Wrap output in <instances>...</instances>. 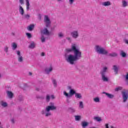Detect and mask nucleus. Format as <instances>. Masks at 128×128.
Here are the masks:
<instances>
[{"label": "nucleus", "instance_id": "obj_1", "mask_svg": "<svg viewBox=\"0 0 128 128\" xmlns=\"http://www.w3.org/2000/svg\"><path fill=\"white\" fill-rule=\"evenodd\" d=\"M67 52H74V54H70L68 55V54H64L65 60L67 62L70 64H75L76 62L80 60L82 58V52L80 50V48L76 44H72L71 48H66V50Z\"/></svg>", "mask_w": 128, "mask_h": 128}, {"label": "nucleus", "instance_id": "obj_2", "mask_svg": "<svg viewBox=\"0 0 128 128\" xmlns=\"http://www.w3.org/2000/svg\"><path fill=\"white\" fill-rule=\"evenodd\" d=\"M50 110H56V106H54V102H50L49 106H46L45 110H43L41 111V114L46 116V118L50 116H52Z\"/></svg>", "mask_w": 128, "mask_h": 128}, {"label": "nucleus", "instance_id": "obj_3", "mask_svg": "<svg viewBox=\"0 0 128 128\" xmlns=\"http://www.w3.org/2000/svg\"><path fill=\"white\" fill-rule=\"evenodd\" d=\"M44 22H45L46 28H44V30H41V34H45V36H50V32L46 28H50V24H52V22H50V20L48 18V16L46 15L44 16Z\"/></svg>", "mask_w": 128, "mask_h": 128}, {"label": "nucleus", "instance_id": "obj_4", "mask_svg": "<svg viewBox=\"0 0 128 128\" xmlns=\"http://www.w3.org/2000/svg\"><path fill=\"white\" fill-rule=\"evenodd\" d=\"M108 68L106 66H104L100 71V74L102 76V80L103 82H108V78L106 76V72H108Z\"/></svg>", "mask_w": 128, "mask_h": 128}, {"label": "nucleus", "instance_id": "obj_5", "mask_svg": "<svg viewBox=\"0 0 128 128\" xmlns=\"http://www.w3.org/2000/svg\"><path fill=\"white\" fill-rule=\"evenodd\" d=\"M95 50L100 54L106 55L108 54V52L106 50L98 45L95 46Z\"/></svg>", "mask_w": 128, "mask_h": 128}, {"label": "nucleus", "instance_id": "obj_6", "mask_svg": "<svg viewBox=\"0 0 128 128\" xmlns=\"http://www.w3.org/2000/svg\"><path fill=\"white\" fill-rule=\"evenodd\" d=\"M63 94L65 96H66L67 98H72V96H74V94H76V90H74L72 89L70 90L69 94L66 91H64Z\"/></svg>", "mask_w": 128, "mask_h": 128}, {"label": "nucleus", "instance_id": "obj_7", "mask_svg": "<svg viewBox=\"0 0 128 128\" xmlns=\"http://www.w3.org/2000/svg\"><path fill=\"white\" fill-rule=\"evenodd\" d=\"M122 98H123V102H126L128 98V91L122 92Z\"/></svg>", "mask_w": 128, "mask_h": 128}, {"label": "nucleus", "instance_id": "obj_8", "mask_svg": "<svg viewBox=\"0 0 128 128\" xmlns=\"http://www.w3.org/2000/svg\"><path fill=\"white\" fill-rule=\"evenodd\" d=\"M16 54L18 56V60L19 62H24V58L22 56L20 52V50L16 51Z\"/></svg>", "mask_w": 128, "mask_h": 128}, {"label": "nucleus", "instance_id": "obj_9", "mask_svg": "<svg viewBox=\"0 0 128 128\" xmlns=\"http://www.w3.org/2000/svg\"><path fill=\"white\" fill-rule=\"evenodd\" d=\"M70 34L73 38H78V31L74 30L70 32Z\"/></svg>", "mask_w": 128, "mask_h": 128}, {"label": "nucleus", "instance_id": "obj_10", "mask_svg": "<svg viewBox=\"0 0 128 128\" xmlns=\"http://www.w3.org/2000/svg\"><path fill=\"white\" fill-rule=\"evenodd\" d=\"M102 94H106V96H108V98H114V96L112 94H110V93H108L106 92H102Z\"/></svg>", "mask_w": 128, "mask_h": 128}, {"label": "nucleus", "instance_id": "obj_11", "mask_svg": "<svg viewBox=\"0 0 128 128\" xmlns=\"http://www.w3.org/2000/svg\"><path fill=\"white\" fill-rule=\"evenodd\" d=\"M68 112L70 114H74L76 110L74 108L71 106L68 108Z\"/></svg>", "mask_w": 128, "mask_h": 128}, {"label": "nucleus", "instance_id": "obj_12", "mask_svg": "<svg viewBox=\"0 0 128 128\" xmlns=\"http://www.w3.org/2000/svg\"><path fill=\"white\" fill-rule=\"evenodd\" d=\"M18 8L20 14H21V16H24V8H22V6H20Z\"/></svg>", "mask_w": 128, "mask_h": 128}, {"label": "nucleus", "instance_id": "obj_13", "mask_svg": "<svg viewBox=\"0 0 128 128\" xmlns=\"http://www.w3.org/2000/svg\"><path fill=\"white\" fill-rule=\"evenodd\" d=\"M112 70H114L115 74H118V68L116 65L113 66Z\"/></svg>", "mask_w": 128, "mask_h": 128}, {"label": "nucleus", "instance_id": "obj_14", "mask_svg": "<svg viewBox=\"0 0 128 128\" xmlns=\"http://www.w3.org/2000/svg\"><path fill=\"white\" fill-rule=\"evenodd\" d=\"M81 126L83 128H86L88 126V122H82L81 123Z\"/></svg>", "mask_w": 128, "mask_h": 128}, {"label": "nucleus", "instance_id": "obj_15", "mask_svg": "<svg viewBox=\"0 0 128 128\" xmlns=\"http://www.w3.org/2000/svg\"><path fill=\"white\" fill-rule=\"evenodd\" d=\"M44 71L47 74H48L50 72H51L52 71V67H50V68H46Z\"/></svg>", "mask_w": 128, "mask_h": 128}, {"label": "nucleus", "instance_id": "obj_16", "mask_svg": "<svg viewBox=\"0 0 128 128\" xmlns=\"http://www.w3.org/2000/svg\"><path fill=\"white\" fill-rule=\"evenodd\" d=\"M6 94L8 98H13L14 94L12 93V92L8 90L6 91Z\"/></svg>", "mask_w": 128, "mask_h": 128}, {"label": "nucleus", "instance_id": "obj_17", "mask_svg": "<svg viewBox=\"0 0 128 128\" xmlns=\"http://www.w3.org/2000/svg\"><path fill=\"white\" fill-rule=\"evenodd\" d=\"M29 48L34 49L36 48V44L34 42H31L30 44L28 46Z\"/></svg>", "mask_w": 128, "mask_h": 128}, {"label": "nucleus", "instance_id": "obj_18", "mask_svg": "<svg viewBox=\"0 0 128 128\" xmlns=\"http://www.w3.org/2000/svg\"><path fill=\"white\" fill-rule=\"evenodd\" d=\"M34 24H30L28 28V30H30V32L34 30Z\"/></svg>", "mask_w": 128, "mask_h": 128}, {"label": "nucleus", "instance_id": "obj_19", "mask_svg": "<svg viewBox=\"0 0 128 128\" xmlns=\"http://www.w3.org/2000/svg\"><path fill=\"white\" fill-rule=\"evenodd\" d=\"M102 4V6H110L112 4H110V2L107 1V2H104Z\"/></svg>", "mask_w": 128, "mask_h": 128}, {"label": "nucleus", "instance_id": "obj_20", "mask_svg": "<svg viewBox=\"0 0 128 128\" xmlns=\"http://www.w3.org/2000/svg\"><path fill=\"white\" fill-rule=\"evenodd\" d=\"M75 98H79V100H80L82 98V94L76 92L75 94Z\"/></svg>", "mask_w": 128, "mask_h": 128}, {"label": "nucleus", "instance_id": "obj_21", "mask_svg": "<svg viewBox=\"0 0 128 128\" xmlns=\"http://www.w3.org/2000/svg\"><path fill=\"white\" fill-rule=\"evenodd\" d=\"M22 16V18L24 20H30V16L28 14H24Z\"/></svg>", "mask_w": 128, "mask_h": 128}, {"label": "nucleus", "instance_id": "obj_22", "mask_svg": "<svg viewBox=\"0 0 128 128\" xmlns=\"http://www.w3.org/2000/svg\"><path fill=\"white\" fill-rule=\"evenodd\" d=\"M0 104L4 108H6V106H8V103H6V102H4V101L0 102Z\"/></svg>", "mask_w": 128, "mask_h": 128}, {"label": "nucleus", "instance_id": "obj_23", "mask_svg": "<svg viewBox=\"0 0 128 128\" xmlns=\"http://www.w3.org/2000/svg\"><path fill=\"white\" fill-rule=\"evenodd\" d=\"M17 48L18 45L16 44V42L12 43V50H16Z\"/></svg>", "mask_w": 128, "mask_h": 128}, {"label": "nucleus", "instance_id": "obj_24", "mask_svg": "<svg viewBox=\"0 0 128 128\" xmlns=\"http://www.w3.org/2000/svg\"><path fill=\"white\" fill-rule=\"evenodd\" d=\"M52 82L54 88H56V86H58V82H56V79L52 78Z\"/></svg>", "mask_w": 128, "mask_h": 128}, {"label": "nucleus", "instance_id": "obj_25", "mask_svg": "<svg viewBox=\"0 0 128 128\" xmlns=\"http://www.w3.org/2000/svg\"><path fill=\"white\" fill-rule=\"evenodd\" d=\"M94 120H96V122H102V118H100V117L95 116L94 118Z\"/></svg>", "mask_w": 128, "mask_h": 128}, {"label": "nucleus", "instance_id": "obj_26", "mask_svg": "<svg viewBox=\"0 0 128 128\" xmlns=\"http://www.w3.org/2000/svg\"><path fill=\"white\" fill-rule=\"evenodd\" d=\"M26 10H30V0H26Z\"/></svg>", "mask_w": 128, "mask_h": 128}, {"label": "nucleus", "instance_id": "obj_27", "mask_svg": "<svg viewBox=\"0 0 128 128\" xmlns=\"http://www.w3.org/2000/svg\"><path fill=\"white\" fill-rule=\"evenodd\" d=\"M4 52H5L6 54H8V46H6L4 47Z\"/></svg>", "mask_w": 128, "mask_h": 128}, {"label": "nucleus", "instance_id": "obj_28", "mask_svg": "<svg viewBox=\"0 0 128 128\" xmlns=\"http://www.w3.org/2000/svg\"><path fill=\"white\" fill-rule=\"evenodd\" d=\"M110 56H112V58H114L116 56H118V54L116 52H112V54H109Z\"/></svg>", "mask_w": 128, "mask_h": 128}, {"label": "nucleus", "instance_id": "obj_29", "mask_svg": "<svg viewBox=\"0 0 128 128\" xmlns=\"http://www.w3.org/2000/svg\"><path fill=\"white\" fill-rule=\"evenodd\" d=\"M75 120L76 121L80 120V118H82V116H75Z\"/></svg>", "mask_w": 128, "mask_h": 128}, {"label": "nucleus", "instance_id": "obj_30", "mask_svg": "<svg viewBox=\"0 0 128 128\" xmlns=\"http://www.w3.org/2000/svg\"><path fill=\"white\" fill-rule=\"evenodd\" d=\"M122 90V87L119 86L114 89V92H119V90Z\"/></svg>", "mask_w": 128, "mask_h": 128}, {"label": "nucleus", "instance_id": "obj_31", "mask_svg": "<svg viewBox=\"0 0 128 128\" xmlns=\"http://www.w3.org/2000/svg\"><path fill=\"white\" fill-rule=\"evenodd\" d=\"M122 6H124V8H126V6H128V2H126V1H125V0L122 1Z\"/></svg>", "mask_w": 128, "mask_h": 128}, {"label": "nucleus", "instance_id": "obj_32", "mask_svg": "<svg viewBox=\"0 0 128 128\" xmlns=\"http://www.w3.org/2000/svg\"><path fill=\"white\" fill-rule=\"evenodd\" d=\"M58 36L60 38H64V34L62 32L58 34Z\"/></svg>", "mask_w": 128, "mask_h": 128}, {"label": "nucleus", "instance_id": "obj_33", "mask_svg": "<svg viewBox=\"0 0 128 128\" xmlns=\"http://www.w3.org/2000/svg\"><path fill=\"white\" fill-rule=\"evenodd\" d=\"M120 56H122V58H126V52H124V51L122 50L120 52Z\"/></svg>", "mask_w": 128, "mask_h": 128}, {"label": "nucleus", "instance_id": "obj_34", "mask_svg": "<svg viewBox=\"0 0 128 128\" xmlns=\"http://www.w3.org/2000/svg\"><path fill=\"white\" fill-rule=\"evenodd\" d=\"M79 108H84V102H79Z\"/></svg>", "mask_w": 128, "mask_h": 128}, {"label": "nucleus", "instance_id": "obj_35", "mask_svg": "<svg viewBox=\"0 0 128 128\" xmlns=\"http://www.w3.org/2000/svg\"><path fill=\"white\" fill-rule=\"evenodd\" d=\"M41 42H46V38H44V35H42Z\"/></svg>", "mask_w": 128, "mask_h": 128}, {"label": "nucleus", "instance_id": "obj_36", "mask_svg": "<svg viewBox=\"0 0 128 128\" xmlns=\"http://www.w3.org/2000/svg\"><path fill=\"white\" fill-rule=\"evenodd\" d=\"M94 100L95 102H100V98L98 97H96L94 98Z\"/></svg>", "mask_w": 128, "mask_h": 128}, {"label": "nucleus", "instance_id": "obj_37", "mask_svg": "<svg viewBox=\"0 0 128 128\" xmlns=\"http://www.w3.org/2000/svg\"><path fill=\"white\" fill-rule=\"evenodd\" d=\"M18 100L20 102H22V100H24V97H22V95H20L18 96Z\"/></svg>", "mask_w": 128, "mask_h": 128}, {"label": "nucleus", "instance_id": "obj_38", "mask_svg": "<svg viewBox=\"0 0 128 128\" xmlns=\"http://www.w3.org/2000/svg\"><path fill=\"white\" fill-rule=\"evenodd\" d=\"M26 36L28 38H32V34L30 33H26Z\"/></svg>", "mask_w": 128, "mask_h": 128}, {"label": "nucleus", "instance_id": "obj_39", "mask_svg": "<svg viewBox=\"0 0 128 128\" xmlns=\"http://www.w3.org/2000/svg\"><path fill=\"white\" fill-rule=\"evenodd\" d=\"M46 102H50V96L48 95H47L46 97Z\"/></svg>", "mask_w": 128, "mask_h": 128}, {"label": "nucleus", "instance_id": "obj_40", "mask_svg": "<svg viewBox=\"0 0 128 128\" xmlns=\"http://www.w3.org/2000/svg\"><path fill=\"white\" fill-rule=\"evenodd\" d=\"M37 98H40V100H44V96H37Z\"/></svg>", "mask_w": 128, "mask_h": 128}, {"label": "nucleus", "instance_id": "obj_41", "mask_svg": "<svg viewBox=\"0 0 128 128\" xmlns=\"http://www.w3.org/2000/svg\"><path fill=\"white\" fill-rule=\"evenodd\" d=\"M70 4H72L74 2V0H68Z\"/></svg>", "mask_w": 128, "mask_h": 128}, {"label": "nucleus", "instance_id": "obj_42", "mask_svg": "<svg viewBox=\"0 0 128 128\" xmlns=\"http://www.w3.org/2000/svg\"><path fill=\"white\" fill-rule=\"evenodd\" d=\"M19 2H20V4H24V0H19Z\"/></svg>", "mask_w": 128, "mask_h": 128}, {"label": "nucleus", "instance_id": "obj_43", "mask_svg": "<svg viewBox=\"0 0 128 128\" xmlns=\"http://www.w3.org/2000/svg\"><path fill=\"white\" fill-rule=\"evenodd\" d=\"M125 78H126V80H128V73L126 74Z\"/></svg>", "mask_w": 128, "mask_h": 128}, {"label": "nucleus", "instance_id": "obj_44", "mask_svg": "<svg viewBox=\"0 0 128 128\" xmlns=\"http://www.w3.org/2000/svg\"><path fill=\"white\" fill-rule=\"evenodd\" d=\"M38 16L40 20H42V15L40 14H38Z\"/></svg>", "mask_w": 128, "mask_h": 128}, {"label": "nucleus", "instance_id": "obj_45", "mask_svg": "<svg viewBox=\"0 0 128 128\" xmlns=\"http://www.w3.org/2000/svg\"><path fill=\"white\" fill-rule=\"evenodd\" d=\"M51 98H52V100H54V98H55L54 96L51 95Z\"/></svg>", "mask_w": 128, "mask_h": 128}, {"label": "nucleus", "instance_id": "obj_46", "mask_svg": "<svg viewBox=\"0 0 128 128\" xmlns=\"http://www.w3.org/2000/svg\"><path fill=\"white\" fill-rule=\"evenodd\" d=\"M11 122L12 124H14V118L11 120Z\"/></svg>", "mask_w": 128, "mask_h": 128}, {"label": "nucleus", "instance_id": "obj_47", "mask_svg": "<svg viewBox=\"0 0 128 128\" xmlns=\"http://www.w3.org/2000/svg\"><path fill=\"white\" fill-rule=\"evenodd\" d=\"M66 40H69L70 42V37L66 38Z\"/></svg>", "mask_w": 128, "mask_h": 128}, {"label": "nucleus", "instance_id": "obj_48", "mask_svg": "<svg viewBox=\"0 0 128 128\" xmlns=\"http://www.w3.org/2000/svg\"><path fill=\"white\" fill-rule=\"evenodd\" d=\"M68 90H72V86H68Z\"/></svg>", "mask_w": 128, "mask_h": 128}, {"label": "nucleus", "instance_id": "obj_49", "mask_svg": "<svg viewBox=\"0 0 128 128\" xmlns=\"http://www.w3.org/2000/svg\"><path fill=\"white\" fill-rule=\"evenodd\" d=\"M36 90L37 92H40V88H36Z\"/></svg>", "mask_w": 128, "mask_h": 128}, {"label": "nucleus", "instance_id": "obj_50", "mask_svg": "<svg viewBox=\"0 0 128 128\" xmlns=\"http://www.w3.org/2000/svg\"><path fill=\"white\" fill-rule=\"evenodd\" d=\"M41 56H44V52H42Z\"/></svg>", "mask_w": 128, "mask_h": 128}, {"label": "nucleus", "instance_id": "obj_51", "mask_svg": "<svg viewBox=\"0 0 128 128\" xmlns=\"http://www.w3.org/2000/svg\"><path fill=\"white\" fill-rule=\"evenodd\" d=\"M66 102H68V104H70V102L68 98L66 99Z\"/></svg>", "mask_w": 128, "mask_h": 128}, {"label": "nucleus", "instance_id": "obj_52", "mask_svg": "<svg viewBox=\"0 0 128 128\" xmlns=\"http://www.w3.org/2000/svg\"><path fill=\"white\" fill-rule=\"evenodd\" d=\"M124 42H126L127 44H128V40H124Z\"/></svg>", "mask_w": 128, "mask_h": 128}, {"label": "nucleus", "instance_id": "obj_53", "mask_svg": "<svg viewBox=\"0 0 128 128\" xmlns=\"http://www.w3.org/2000/svg\"><path fill=\"white\" fill-rule=\"evenodd\" d=\"M106 128H108V124H106Z\"/></svg>", "mask_w": 128, "mask_h": 128}, {"label": "nucleus", "instance_id": "obj_54", "mask_svg": "<svg viewBox=\"0 0 128 128\" xmlns=\"http://www.w3.org/2000/svg\"><path fill=\"white\" fill-rule=\"evenodd\" d=\"M29 76H32V73L31 72H29Z\"/></svg>", "mask_w": 128, "mask_h": 128}, {"label": "nucleus", "instance_id": "obj_55", "mask_svg": "<svg viewBox=\"0 0 128 128\" xmlns=\"http://www.w3.org/2000/svg\"><path fill=\"white\" fill-rule=\"evenodd\" d=\"M58 2H62V0H57Z\"/></svg>", "mask_w": 128, "mask_h": 128}, {"label": "nucleus", "instance_id": "obj_56", "mask_svg": "<svg viewBox=\"0 0 128 128\" xmlns=\"http://www.w3.org/2000/svg\"><path fill=\"white\" fill-rule=\"evenodd\" d=\"M0 78H2V74H0Z\"/></svg>", "mask_w": 128, "mask_h": 128}, {"label": "nucleus", "instance_id": "obj_57", "mask_svg": "<svg viewBox=\"0 0 128 128\" xmlns=\"http://www.w3.org/2000/svg\"><path fill=\"white\" fill-rule=\"evenodd\" d=\"M0 128H4L2 126H0Z\"/></svg>", "mask_w": 128, "mask_h": 128}, {"label": "nucleus", "instance_id": "obj_58", "mask_svg": "<svg viewBox=\"0 0 128 128\" xmlns=\"http://www.w3.org/2000/svg\"><path fill=\"white\" fill-rule=\"evenodd\" d=\"M0 124H1V123H0Z\"/></svg>", "mask_w": 128, "mask_h": 128}]
</instances>
